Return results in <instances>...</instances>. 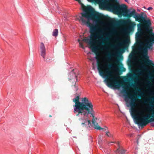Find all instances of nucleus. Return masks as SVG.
Masks as SVG:
<instances>
[{
  "label": "nucleus",
  "mask_w": 154,
  "mask_h": 154,
  "mask_svg": "<svg viewBox=\"0 0 154 154\" xmlns=\"http://www.w3.org/2000/svg\"><path fill=\"white\" fill-rule=\"evenodd\" d=\"M129 40L127 39L124 40L122 42H119L117 45L114 46V50H112L110 53V56L108 58L106 57L100 58L97 62V69L100 75L102 77L106 79L104 82L108 87L113 89L119 88L120 86L117 84L119 83L118 79L119 76L117 75L119 71L118 66L114 64L110 65L111 70L108 68V61H114V57L116 55L115 51H118L123 45H126L128 44Z\"/></svg>",
  "instance_id": "obj_1"
},
{
  "label": "nucleus",
  "mask_w": 154,
  "mask_h": 154,
  "mask_svg": "<svg viewBox=\"0 0 154 154\" xmlns=\"http://www.w3.org/2000/svg\"><path fill=\"white\" fill-rule=\"evenodd\" d=\"M79 96H77L73 99L75 103L74 112L78 113L77 116L79 117V120L82 125H88L89 127L91 126V121L88 119V115H91L93 118L92 124L94 128L97 130H103V128L98 126L95 119L94 112L93 109V105L91 102L85 97L82 98L81 102H79Z\"/></svg>",
  "instance_id": "obj_2"
},
{
  "label": "nucleus",
  "mask_w": 154,
  "mask_h": 154,
  "mask_svg": "<svg viewBox=\"0 0 154 154\" xmlns=\"http://www.w3.org/2000/svg\"><path fill=\"white\" fill-rule=\"evenodd\" d=\"M133 97V96L131 94L129 96L126 95L125 97L124 100L127 106L130 108L131 114L134 118L135 123L139 126L144 127L150 121H153L154 117L148 120L151 116L150 112L144 114L145 110L142 109L139 104L142 103V100L138 99L135 101ZM153 114L154 116V112Z\"/></svg>",
  "instance_id": "obj_3"
},
{
  "label": "nucleus",
  "mask_w": 154,
  "mask_h": 154,
  "mask_svg": "<svg viewBox=\"0 0 154 154\" xmlns=\"http://www.w3.org/2000/svg\"><path fill=\"white\" fill-rule=\"evenodd\" d=\"M143 29V25L142 26H139L138 29L140 31V32H138L137 33L136 37L137 39H140L142 38V35H143L145 38V41L147 43L145 45L146 48H143L140 46L139 48L140 50H143V53H141V54L142 57L144 58L147 55V48L150 49L154 42V34L152 35L151 31H149L147 29V30L148 31V35L147 32L144 31Z\"/></svg>",
  "instance_id": "obj_4"
},
{
  "label": "nucleus",
  "mask_w": 154,
  "mask_h": 154,
  "mask_svg": "<svg viewBox=\"0 0 154 154\" xmlns=\"http://www.w3.org/2000/svg\"><path fill=\"white\" fill-rule=\"evenodd\" d=\"M83 10L85 11L77 16L75 20L81 21L83 24L88 25L90 20L93 19L95 14L93 12V8L91 6H84Z\"/></svg>",
  "instance_id": "obj_5"
},
{
  "label": "nucleus",
  "mask_w": 154,
  "mask_h": 154,
  "mask_svg": "<svg viewBox=\"0 0 154 154\" xmlns=\"http://www.w3.org/2000/svg\"><path fill=\"white\" fill-rule=\"evenodd\" d=\"M105 39L104 37H103L101 39H99L97 41H96L94 39H91V37L90 38H86L83 39L82 41L88 43L92 49L93 51L96 52L98 51V47H100L105 51L109 49V48L106 45H100L103 42L105 41Z\"/></svg>",
  "instance_id": "obj_6"
},
{
  "label": "nucleus",
  "mask_w": 154,
  "mask_h": 154,
  "mask_svg": "<svg viewBox=\"0 0 154 154\" xmlns=\"http://www.w3.org/2000/svg\"><path fill=\"white\" fill-rule=\"evenodd\" d=\"M107 2H108L106 5L111 11L114 12L118 14H120L125 8V5H119L118 4L115 2L114 0H104Z\"/></svg>",
  "instance_id": "obj_7"
},
{
  "label": "nucleus",
  "mask_w": 154,
  "mask_h": 154,
  "mask_svg": "<svg viewBox=\"0 0 154 154\" xmlns=\"http://www.w3.org/2000/svg\"><path fill=\"white\" fill-rule=\"evenodd\" d=\"M79 75V73L77 70H72L69 75V80L71 81L76 82L77 81V77Z\"/></svg>",
  "instance_id": "obj_8"
},
{
  "label": "nucleus",
  "mask_w": 154,
  "mask_h": 154,
  "mask_svg": "<svg viewBox=\"0 0 154 154\" xmlns=\"http://www.w3.org/2000/svg\"><path fill=\"white\" fill-rule=\"evenodd\" d=\"M126 23L129 25V26L123 29L124 34H125L127 31L131 32L135 26L134 23L131 22L130 20H127L125 22Z\"/></svg>",
  "instance_id": "obj_9"
},
{
  "label": "nucleus",
  "mask_w": 154,
  "mask_h": 154,
  "mask_svg": "<svg viewBox=\"0 0 154 154\" xmlns=\"http://www.w3.org/2000/svg\"><path fill=\"white\" fill-rule=\"evenodd\" d=\"M146 16L143 13H141L140 14L136 13L135 16H134L137 21H138L140 22L145 21Z\"/></svg>",
  "instance_id": "obj_10"
},
{
  "label": "nucleus",
  "mask_w": 154,
  "mask_h": 154,
  "mask_svg": "<svg viewBox=\"0 0 154 154\" xmlns=\"http://www.w3.org/2000/svg\"><path fill=\"white\" fill-rule=\"evenodd\" d=\"M126 6H125V8L124 10V11L122 12L124 13V15L125 16L131 17L132 16H134L136 14V11L134 9H133L132 11H131V9H126Z\"/></svg>",
  "instance_id": "obj_11"
},
{
  "label": "nucleus",
  "mask_w": 154,
  "mask_h": 154,
  "mask_svg": "<svg viewBox=\"0 0 154 154\" xmlns=\"http://www.w3.org/2000/svg\"><path fill=\"white\" fill-rule=\"evenodd\" d=\"M40 49L41 51V55L43 59L45 58L46 55V48L45 46L43 43H41L40 46Z\"/></svg>",
  "instance_id": "obj_12"
},
{
  "label": "nucleus",
  "mask_w": 154,
  "mask_h": 154,
  "mask_svg": "<svg viewBox=\"0 0 154 154\" xmlns=\"http://www.w3.org/2000/svg\"><path fill=\"white\" fill-rule=\"evenodd\" d=\"M98 22L101 25H104L107 26L106 28H104V29L105 30H110V28L108 27L109 24L108 23H106L104 22L101 21H99Z\"/></svg>",
  "instance_id": "obj_13"
},
{
  "label": "nucleus",
  "mask_w": 154,
  "mask_h": 154,
  "mask_svg": "<svg viewBox=\"0 0 154 154\" xmlns=\"http://www.w3.org/2000/svg\"><path fill=\"white\" fill-rule=\"evenodd\" d=\"M58 31L57 29H55L53 30L52 35L55 37H57L58 35Z\"/></svg>",
  "instance_id": "obj_14"
},
{
  "label": "nucleus",
  "mask_w": 154,
  "mask_h": 154,
  "mask_svg": "<svg viewBox=\"0 0 154 154\" xmlns=\"http://www.w3.org/2000/svg\"><path fill=\"white\" fill-rule=\"evenodd\" d=\"M136 50V49L135 48H134L133 49V52L131 53L129 55V57L130 58H131L133 57L134 55L135 52Z\"/></svg>",
  "instance_id": "obj_15"
},
{
  "label": "nucleus",
  "mask_w": 154,
  "mask_h": 154,
  "mask_svg": "<svg viewBox=\"0 0 154 154\" xmlns=\"http://www.w3.org/2000/svg\"><path fill=\"white\" fill-rule=\"evenodd\" d=\"M139 67L141 68H142L144 70L149 69L150 68L148 66H145L144 65H143L142 66H139Z\"/></svg>",
  "instance_id": "obj_16"
},
{
  "label": "nucleus",
  "mask_w": 154,
  "mask_h": 154,
  "mask_svg": "<svg viewBox=\"0 0 154 154\" xmlns=\"http://www.w3.org/2000/svg\"><path fill=\"white\" fill-rule=\"evenodd\" d=\"M106 135L109 137H113V134L110 133L109 131H107L106 132Z\"/></svg>",
  "instance_id": "obj_17"
},
{
  "label": "nucleus",
  "mask_w": 154,
  "mask_h": 154,
  "mask_svg": "<svg viewBox=\"0 0 154 154\" xmlns=\"http://www.w3.org/2000/svg\"><path fill=\"white\" fill-rule=\"evenodd\" d=\"M78 42H79V46L80 47L84 49V47L83 44L82 42V41H81L80 39H79L78 40Z\"/></svg>",
  "instance_id": "obj_18"
},
{
  "label": "nucleus",
  "mask_w": 154,
  "mask_h": 154,
  "mask_svg": "<svg viewBox=\"0 0 154 154\" xmlns=\"http://www.w3.org/2000/svg\"><path fill=\"white\" fill-rule=\"evenodd\" d=\"M119 154H124L125 152V151L123 149H122L119 151Z\"/></svg>",
  "instance_id": "obj_19"
},
{
  "label": "nucleus",
  "mask_w": 154,
  "mask_h": 154,
  "mask_svg": "<svg viewBox=\"0 0 154 154\" xmlns=\"http://www.w3.org/2000/svg\"><path fill=\"white\" fill-rule=\"evenodd\" d=\"M127 76L129 78H132L133 76V74L131 73H129L127 75Z\"/></svg>",
  "instance_id": "obj_20"
},
{
  "label": "nucleus",
  "mask_w": 154,
  "mask_h": 154,
  "mask_svg": "<svg viewBox=\"0 0 154 154\" xmlns=\"http://www.w3.org/2000/svg\"><path fill=\"white\" fill-rule=\"evenodd\" d=\"M104 34L105 35V36L106 37H108L109 35L111 34V33L109 32L104 33Z\"/></svg>",
  "instance_id": "obj_21"
},
{
  "label": "nucleus",
  "mask_w": 154,
  "mask_h": 154,
  "mask_svg": "<svg viewBox=\"0 0 154 154\" xmlns=\"http://www.w3.org/2000/svg\"><path fill=\"white\" fill-rule=\"evenodd\" d=\"M89 27L92 31H94L95 30V28L93 27L90 26Z\"/></svg>",
  "instance_id": "obj_22"
},
{
  "label": "nucleus",
  "mask_w": 154,
  "mask_h": 154,
  "mask_svg": "<svg viewBox=\"0 0 154 154\" xmlns=\"http://www.w3.org/2000/svg\"><path fill=\"white\" fill-rule=\"evenodd\" d=\"M148 64H153L154 65V64H153L152 63V61L151 60H148Z\"/></svg>",
  "instance_id": "obj_23"
},
{
  "label": "nucleus",
  "mask_w": 154,
  "mask_h": 154,
  "mask_svg": "<svg viewBox=\"0 0 154 154\" xmlns=\"http://www.w3.org/2000/svg\"><path fill=\"white\" fill-rule=\"evenodd\" d=\"M100 38V37L98 36L97 35H94V38L95 39H97L99 38Z\"/></svg>",
  "instance_id": "obj_24"
},
{
  "label": "nucleus",
  "mask_w": 154,
  "mask_h": 154,
  "mask_svg": "<svg viewBox=\"0 0 154 154\" xmlns=\"http://www.w3.org/2000/svg\"><path fill=\"white\" fill-rule=\"evenodd\" d=\"M116 39H118L119 40H121L122 39V38L121 37H118L116 38Z\"/></svg>",
  "instance_id": "obj_25"
},
{
  "label": "nucleus",
  "mask_w": 154,
  "mask_h": 154,
  "mask_svg": "<svg viewBox=\"0 0 154 154\" xmlns=\"http://www.w3.org/2000/svg\"><path fill=\"white\" fill-rule=\"evenodd\" d=\"M154 91H151L150 92V94H151L152 95V94H154Z\"/></svg>",
  "instance_id": "obj_26"
},
{
  "label": "nucleus",
  "mask_w": 154,
  "mask_h": 154,
  "mask_svg": "<svg viewBox=\"0 0 154 154\" xmlns=\"http://www.w3.org/2000/svg\"><path fill=\"white\" fill-rule=\"evenodd\" d=\"M152 9V7H149L147 9L148 10H151V9Z\"/></svg>",
  "instance_id": "obj_27"
},
{
  "label": "nucleus",
  "mask_w": 154,
  "mask_h": 154,
  "mask_svg": "<svg viewBox=\"0 0 154 154\" xmlns=\"http://www.w3.org/2000/svg\"><path fill=\"white\" fill-rule=\"evenodd\" d=\"M146 82H147V83L149 84V85L151 84V82L148 80H147Z\"/></svg>",
  "instance_id": "obj_28"
},
{
  "label": "nucleus",
  "mask_w": 154,
  "mask_h": 154,
  "mask_svg": "<svg viewBox=\"0 0 154 154\" xmlns=\"http://www.w3.org/2000/svg\"><path fill=\"white\" fill-rule=\"evenodd\" d=\"M63 37L64 38V40L65 41H66V37L64 35L63 36Z\"/></svg>",
  "instance_id": "obj_29"
},
{
  "label": "nucleus",
  "mask_w": 154,
  "mask_h": 154,
  "mask_svg": "<svg viewBox=\"0 0 154 154\" xmlns=\"http://www.w3.org/2000/svg\"><path fill=\"white\" fill-rule=\"evenodd\" d=\"M95 0H88V1H89L90 2H92L94 1H95Z\"/></svg>",
  "instance_id": "obj_30"
},
{
  "label": "nucleus",
  "mask_w": 154,
  "mask_h": 154,
  "mask_svg": "<svg viewBox=\"0 0 154 154\" xmlns=\"http://www.w3.org/2000/svg\"><path fill=\"white\" fill-rule=\"evenodd\" d=\"M75 0V1H78V2H81V1H80V0Z\"/></svg>",
  "instance_id": "obj_31"
},
{
  "label": "nucleus",
  "mask_w": 154,
  "mask_h": 154,
  "mask_svg": "<svg viewBox=\"0 0 154 154\" xmlns=\"http://www.w3.org/2000/svg\"><path fill=\"white\" fill-rule=\"evenodd\" d=\"M132 92L135 95H136V94L135 93V92H134L133 91H132Z\"/></svg>",
  "instance_id": "obj_32"
},
{
  "label": "nucleus",
  "mask_w": 154,
  "mask_h": 154,
  "mask_svg": "<svg viewBox=\"0 0 154 154\" xmlns=\"http://www.w3.org/2000/svg\"><path fill=\"white\" fill-rule=\"evenodd\" d=\"M116 144H118V145H119V142L118 141L116 143Z\"/></svg>",
  "instance_id": "obj_33"
},
{
  "label": "nucleus",
  "mask_w": 154,
  "mask_h": 154,
  "mask_svg": "<svg viewBox=\"0 0 154 154\" xmlns=\"http://www.w3.org/2000/svg\"><path fill=\"white\" fill-rule=\"evenodd\" d=\"M95 58L96 59H98L99 58V57H95Z\"/></svg>",
  "instance_id": "obj_34"
},
{
  "label": "nucleus",
  "mask_w": 154,
  "mask_h": 154,
  "mask_svg": "<svg viewBox=\"0 0 154 154\" xmlns=\"http://www.w3.org/2000/svg\"><path fill=\"white\" fill-rule=\"evenodd\" d=\"M139 74H142V72H140L139 73Z\"/></svg>",
  "instance_id": "obj_35"
},
{
  "label": "nucleus",
  "mask_w": 154,
  "mask_h": 154,
  "mask_svg": "<svg viewBox=\"0 0 154 154\" xmlns=\"http://www.w3.org/2000/svg\"><path fill=\"white\" fill-rule=\"evenodd\" d=\"M125 1L127 2V0H125Z\"/></svg>",
  "instance_id": "obj_36"
},
{
  "label": "nucleus",
  "mask_w": 154,
  "mask_h": 154,
  "mask_svg": "<svg viewBox=\"0 0 154 154\" xmlns=\"http://www.w3.org/2000/svg\"><path fill=\"white\" fill-rule=\"evenodd\" d=\"M138 83H140V82H138Z\"/></svg>",
  "instance_id": "obj_37"
},
{
  "label": "nucleus",
  "mask_w": 154,
  "mask_h": 154,
  "mask_svg": "<svg viewBox=\"0 0 154 154\" xmlns=\"http://www.w3.org/2000/svg\"><path fill=\"white\" fill-rule=\"evenodd\" d=\"M114 30H115L116 29H114Z\"/></svg>",
  "instance_id": "obj_38"
}]
</instances>
